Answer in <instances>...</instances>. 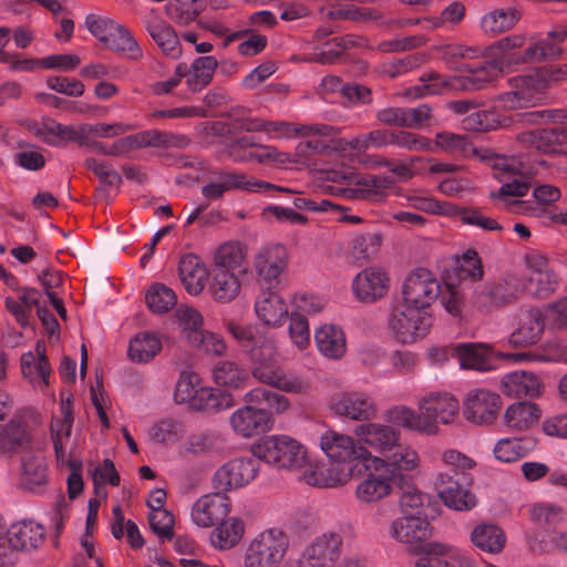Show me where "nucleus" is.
<instances>
[{"label":"nucleus","mask_w":567,"mask_h":567,"mask_svg":"<svg viewBox=\"0 0 567 567\" xmlns=\"http://www.w3.org/2000/svg\"><path fill=\"white\" fill-rule=\"evenodd\" d=\"M226 329L239 344L249 361L252 378L280 391L300 393L307 383L292 374L285 373L278 360L274 340L250 326L227 321Z\"/></svg>","instance_id":"nucleus-1"},{"label":"nucleus","mask_w":567,"mask_h":567,"mask_svg":"<svg viewBox=\"0 0 567 567\" xmlns=\"http://www.w3.org/2000/svg\"><path fill=\"white\" fill-rule=\"evenodd\" d=\"M419 464L417 453L413 450H403L394 455L393 461L379 456L368 457L363 463L369 471L365 480L357 487V497L364 503L378 502L390 495L394 487L406 483V475L402 471H412Z\"/></svg>","instance_id":"nucleus-2"},{"label":"nucleus","mask_w":567,"mask_h":567,"mask_svg":"<svg viewBox=\"0 0 567 567\" xmlns=\"http://www.w3.org/2000/svg\"><path fill=\"white\" fill-rule=\"evenodd\" d=\"M257 458L278 468H300L307 464V450L288 435L267 436L251 446Z\"/></svg>","instance_id":"nucleus-3"},{"label":"nucleus","mask_w":567,"mask_h":567,"mask_svg":"<svg viewBox=\"0 0 567 567\" xmlns=\"http://www.w3.org/2000/svg\"><path fill=\"white\" fill-rule=\"evenodd\" d=\"M433 324L432 316L416 307H395L390 313L389 329L401 343H414L427 336Z\"/></svg>","instance_id":"nucleus-4"},{"label":"nucleus","mask_w":567,"mask_h":567,"mask_svg":"<svg viewBox=\"0 0 567 567\" xmlns=\"http://www.w3.org/2000/svg\"><path fill=\"white\" fill-rule=\"evenodd\" d=\"M432 526L427 516H404L394 520L391 525L392 536L409 545V550L419 555L425 550L432 554L442 553L443 544L427 542L432 535Z\"/></svg>","instance_id":"nucleus-5"},{"label":"nucleus","mask_w":567,"mask_h":567,"mask_svg":"<svg viewBox=\"0 0 567 567\" xmlns=\"http://www.w3.org/2000/svg\"><path fill=\"white\" fill-rule=\"evenodd\" d=\"M288 537L281 532L269 530L254 539L246 553V567H277L288 549Z\"/></svg>","instance_id":"nucleus-6"},{"label":"nucleus","mask_w":567,"mask_h":567,"mask_svg":"<svg viewBox=\"0 0 567 567\" xmlns=\"http://www.w3.org/2000/svg\"><path fill=\"white\" fill-rule=\"evenodd\" d=\"M218 175V181L214 183H209L202 188V194L205 198L210 200H216L223 197L226 192L233 189H245L248 192L261 193V192H282L288 194H299L300 192L277 186L275 184L250 179L247 181L246 175L244 173L236 172H219L216 173Z\"/></svg>","instance_id":"nucleus-7"},{"label":"nucleus","mask_w":567,"mask_h":567,"mask_svg":"<svg viewBox=\"0 0 567 567\" xmlns=\"http://www.w3.org/2000/svg\"><path fill=\"white\" fill-rule=\"evenodd\" d=\"M402 293L406 305L423 310L437 299L441 285L429 269L416 268L405 279Z\"/></svg>","instance_id":"nucleus-8"},{"label":"nucleus","mask_w":567,"mask_h":567,"mask_svg":"<svg viewBox=\"0 0 567 567\" xmlns=\"http://www.w3.org/2000/svg\"><path fill=\"white\" fill-rule=\"evenodd\" d=\"M355 433L362 442L382 454L388 461H393L394 455L402 453L403 450H411L399 443L400 432L389 425L361 424L357 427Z\"/></svg>","instance_id":"nucleus-9"},{"label":"nucleus","mask_w":567,"mask_h":567,"mask_svg":"<svg viewBox=\"0 0 567 567\" xmlns=\"http://www.w3.org/2000/svg\"><path fill=\"white\" fill-rule=\"evenodd\" d=\"M502 409L501 396L485 389H475L464 400L463 413L474 424H492Z\"/></svg>","instance_id":"nucleus-10"},{"label":"nucleus","mask_w":567,"mask_h":567,"mask_svg":"<svg viewBox=\"0 0 567 567\" xmlns=\"http://www.w3.org/2000/svg\"><path fill=\"white\" fill-rule=\"evenodd\" d=\"M258 468L252 458H235L224 464L214 475L215 491L226 495L233 488L241 487L252 481Z\"/></svg>","instance_id":"nucleus-11"},{"label":"nucleus","mask_w":567,"mask_h":567,"mask_svg":"<svg viewBox=\"0 0 567 567\" xmlns=\"http://www.w3.org/2000/svg\"><path fill=\"white\" fill-rule=\"evenodd\" d=\"M342 538L331 533L318 536L303 551L301 567H334L340 556Z\"/></svg>","instance_id":"nucleus-12"},{"label":"nucleus","mask_w":567,"mask_h":567,"mask_svg":"<svg viewBox=\"0 0 567 567\" xmlns=\"http://www.w3.org/2000/svg\"><path fill=\"white\" fill-rule=\"evenodd\" d=\"M542 81L535 80L533 73L515 76L508 80L509 91L501 94L498 101L504 109L518 110L528 107L543 93Z\"/></svg>","instance_id":"nucleus-13"},{"label":"nucleus","mask_w":567,"mask_h":567,"mask_svg":"<svg viewBox=\"0 0 567 567\" xmlns=\"http://www.w3.org/2000/svg\"><path fill=\"white\" fill-rule=\"evenodd\" d=\"M229 511V498L216 491L195 502L192 508V518L197 526L208 528L224 522Z\"/></svg>","instance_id":"nucleus-14"},{"label":"nucleus","mask_w":567,"mask_h":567,"mask_svg":"<svg viewBox=\"0 0 567 567\" xmlns=\"http://www.w3.org/2000/svg\"><path fill=\"white\" fill-rule=\"evenodd\" d=\"M320 445L327 456L338 463H351L354 461L367 462L371 453L363 446H355L352 437L328 431L322 435Z\"/></svg>","instance_id":"nucleus-15"},{"label":"nucleus","mask_w":567,"mask_h":567,"mask_svg":"<svg viewBox=\"0 0 567 567\" xmlns=\"http://www.w3.org/2000/svg\"><path fill=\"white\" fill-rule=\"evenodd\" d=\"M272 412L266 408L246 405L238 409L230 417L235 432L245 437L262 434L272 426Z\"/></svg>","instance_id":"nucleus-16"},{"label":"nucleus","mask_w":567,"mask_h":567,"mask_svg":"<svg viewBox=\"0 0 567 567\" xmlns=\"http://www.w3.org/2000/svg\"><path fill=\"white\" fill-rule=\"evenodd\" d=\"M331 409L355 421H368L377 415V406L371 398L358 392L339 394L332 400Z\"/></svg>","instance_id":"nucleus-17"},{"label":"nucleus","mask_w":567,"mask_h":567,"mask_svg":"<svg viewBox=\"0 0 567 567\" xmlns=\"http://www.w3.org/2000/svg\"><path fill=\"white\" fill-rule=\"evenodd\" d=\"M389 282L384 270L369 267L357 275L353 282L354 293L363 302H374L388 293Z\"/></svg>","instance_id":"nucleus-18"},{"label":"nucleus","mask_w":567,"mask_h":567,"mask_svg":"<svg viewBox=\"0 0 567 567\" xmlns=\"http://www.w3.org/2000/svg\"><path fill=\"white\" fill-rule=\"evenodd\" d=\"M33 436L29 423L22 416L10 420L0 432V452H29L32 449Z\"/></svg>","instance_id":"nucleus-19"},{"label":"nucleus","mask_w":567,"mask_h":567,"mask_svg":"<svg viewBox=\"0 0 567 567\" xmlns=\"http://www.w3.org/2000/svg\"><path fill=\"white\" fill-rule=\"evenodd\" d=\"M420 411L424 414L425 421L437 426V421L447 424L458 413V401L449 393L431 394L423 398L419 404Z\"/></svg>","instance_id":"nucleus-20"},{"label":"nucleus","mask_w":567,"mask_h":567,"mask_svg":"<svg viewBox=\"0 0 567 567\" xmlns=\"http://www.w3.org/2000/svg\"><path fill=\"white\" fill-rule=\"evenodd\" d=\"M178 275L185 290L192 296H198L206 286L209 271L198 256L189 254L181 258Z\"/></svg>","instance_id":"nucleus-21"},{"label":"nucleus","mask_w":567,"mask_h":567,"mask_svg":"<svg viewBox=\"0 0 567 567\" xmlns=\"http://www.w3.org/2000/svg\"><path fill=\"white\" fill-rule=\"evenodd\" d=\"M7 530L13 553L16 550H34L44 542L45 537L43 526L32 519L13 523Z\"/></svg>","instance_id":"nucleus-22"},{"label":"nucleus","mask_w":567,"mask_h":567,"mask_svg":"<svg viewBox=\"0 0 567 567\" xmlns=\"http://www.w3.org/2000/svg\"><path fill=\"white\" fill-rule=\"evenodd\" d=\"M543 384L539 377L532 371H514L502 379V391L513 398H535L542 393Z\"/></svg>","instance_id":"nucleus-23"},{"label":"nucleus","mask_w":567,"mask_h":567,"mask_svg":"<svg viewBox=\"0 0 567 567\" xmlns=\"http://www.w3.org/2000/svg\"><path fill=\"white\" fill-rule=\"evenodd\" d=\"M544 316L539 309H530L519 321L518 328L509 336L513 347H529L536 344L544 331Z\"/></svg>","instance_id":"nucleus-24"},{"label":"nucleus","mask_w":567,"mask_h":567,"mask_svg":"<svg viewBox=\"0 0 567 567\" xmlns=\"http://www.w3.org/2000/svg\"><path fill=\"white\" fill-rule=\"evenodd\" d=\"M48 482V466L43 455L32 451L27 452L22 456L21 486L31 492H39Z\"/></svg>","instance_id":"nucleus-25"},{"label":"nucleus","mask_w":567,"mask_h":567,"mask_svg":"<svg viewBox=\"0 0 567 567\" xmlns=\"http://www.w3.org/2000/svg\"><path fill=\"white\" fill-rule=\"evenodd\" d=\"M288 252L281 245L264 248L255 259V267L265 280L277 279L287 266Z\"/></svg>","instance_id":"nucleus-26"},{"label":"nucleus","mask_w":567,"mask_h":567,"mask_svg":"<svg viewBox=\"0 0 567 567\" xmlns=\"http://www.w3.org/2000/svg\"><path fill=\"white\" fill-rule=\"evenodd\" d=\"M318 350L330 359H340L347 351L344 332L334 324H324L315 333Z\"/></svg>","instance_id":"nucleus-27"},{"label":"nucleus","mask_w":567,"mask_h":567,"mask_svg":"<svg viewBox=\"0 0 567 567\" xmlns=\"http://www.w3.org/2000/svg\"><path fill=\"white\" fill-rule=\"evenodd\" d=\"M386 421L417 432L434 435L439 432V426L425 421L424 414L420 411L416 414L412 409L406 406H394L386 411Z\"/></svg>","instance_id":"nucleus-28"},{"label":"nucleus","mask_w":567,"mask_h":567,"mask_svg":"<svg viewBox=\"0 0 567 567\" xmlns=\"http://www.w3.org/2000/svg\"><path fill=\"white\" fill-rule=\"evenodd\" d=\"M146 31L164 54L175 59L181 55L178 35L169 23L163 20L147 21Z\"/></svg>","instance_id":"nucleus-29"},{"label":"nucleus","mask_w":567,"mask_h":567,"mask_svg":"<svg viewBox=\"0 0 567 567\" xmlns=\"http://www.w3.org/2000/svg\"><path fill=\"white\" fill-rule=\"evenodd\" d=\"M455 353L463 369L488 370L493 348L487 343H461Z\"/></svg>","instance_id":"nucleus-30"},{"label":"nucleus","mask_w":567,"mask_h":567,"mask_svg":"<svg viewBox=\"0 0 567 567\" xmlns=\"http://www.w3.org/2000/svg\"><path fill=\"white\" fill-rule=\"evenodd\" d=\"M515 299V291L507 279L486 285L475 293V302L482 308L505 306Z\"/></svg>","instance_id":"nucleus-31"},{"label":"nucleus","mask_w":567,"mask_h":567,"mask_svg":"<svg viewBox=\"0 0 567 567\" xmlns=\"http://www.w3.org/2000/svg\"><path fill=\"white\" fill-rule=\"evenodd\" d=\"M256 313L266 323L277 326L288 316L284 299L270 290L264 291L255 305Z\"/></svg>","instance_id":"nucleus-32"},{"label":"nucleus","mask_w":567,"mask_h":567,"mask_svg":"<svg viewBox=\"0 0 567 567\" xmlns=\"http://www.w3.org/2000/svg\"><path fill=\"white\" fill-rule=\"evenodd\" d=\"M35 355L32 352L23 353L21 357V371L25 378L33 381L37 377H40L45 386L49 385V378L51 373V367L49 359L45 354V346L43 342L38 341L35 344Z\"/></svg>","instance_id":"nucleus-33"},{"label":"nucleus","mask_w":567,"mask_h":567,"mask_svg":"<svg viewBox=\"0 0 567 567\" xmlns=\"http://www.w3.org/2000/svg\"><path fill=\"white\" fill-rule=\"evenodd\" d=\"M138 134L141 148L157 147L163 150H183L186 148L192 143L190 137L182 133L148 130L140 132Z\"/></svg>","instance_id":"nucleus-34"},{"label":"nucleus","mask_w":567,"mask_h":567,"mask_svg":"<svg viewBox=\"0 0 567 567\" xmlns=\"http://www.w3.org/2000/svg\"><path fill=\"white\" fill-rule=\"evenodd\" d=\"M239 275L226 269H213L210 291L216 300L229 302L238 296L241 287Z\"/></svg>","instance_id":"nucleus-35"},{"label":"nucleus","mask_w":567,"mask_h":567,"mask_svg":"<svg viewBox=\"0 0 567 567\" xmlns=\"http://www.w3.org/2000/svg\"><path fill=\"white\" fill-rule=\"evenodd\" d=\"M217 66L218 61L215 56L207 55L195 59L187 73L188 89L192 92L202 91L212 82Z\"/></svg>","instance_id":"nucleus-36"},{"label":"nucleus","mask_w":567,"mask_h":567,"mask_svg":"<svg viewBox=\"0 0 567 567\" xmlns=\"http://www.w3.org/2000/svg\"><path fill=\"white\" fill-rule=\"evenodd\" d=\"M234 405L230 393L213 388H199L190 408L203 412H217Z\"/></svg>","instance_id":"nucleus-37"},{"label":"nucleus","mask_w":567,"mask_h":567,"mask_svg":"<svg viewBox=\"0 0 567 567\" xmlns=\"http://www.w3.org/2000/svg\"><path fill=\"white\" fill-rule=\"evenodd\" d=\"M402 491L400 496V507L404 516H424L429 496L420 492L413 484L411 476L406 475V483L398 485Z\"/></svg>","instance_id":"nucleus-38"},{"label":"nucleus","mask_w":567,"mask_h":567,"mask_svg":"<svg viewBox=\"0 0 567 567\" xmlns=\"http://www.w3.org/2000/svg\"><path fill=\"white\" fill-rule=\"evenodd\" d=\"M472 542L483 551L498 554L505 546L504 532L496 525L482 524L472 532Z\"/></svg>","instance_id":"nucleus-39"},{"label":"nucleus","mask_w":567,"mask_h":567,"mask_svg":"<svg viewBox=\"0 0 567 567\" xmlns=\"http://www.w3.org/2000/svg\"><path fill=\"white\" fill-rule=\"evenodd\" d=\"M105 45L134 61L140 60L143 55L137 41L122 24H117L114 31L110 32V38H107V43H105Z\"/></svg>","instance_id":"nucleus-40"},{"label":"nucleus","mask_w":567,"mask_h":567,"mask_svg":"<svg viewBox=\"0 0 567 567\" xmlns=\"http://www.w3.org/2000/svg\"><path fill=\"white\" fill-rule=\"evenodd\" d=\"M504 417L509 427L523 430L539 420L540 410L533 402H517L507 408Z\"/></svg>","instance_id":"nucleus-41"},{"label":"nucleus","mask_w":567,"mask_h":567,"mask_svg":"<svg viewBox=\"0 0 567 567\" xmlns=\"http://www.w3.org/2000/svg\"><path fill=\"white\" fill-rule=\"evenodd\" d=\"M382 241L381 233H365L354 237L351 247L353 261L359 266L368 264L379 252Z\"/></svg>","instance_id":"nucleus-42"},{"label":"nucleus","mask_w":567,"mask_h":567,"mask_svg":"<svg viewBox=\"0 0 567 567\" xmlns=\"http://www.w3.org/2000/svg\"><path fill=\"white\" fill-rule=\"evenodd\" d=\"M213 375L218 385L231 389H239L249 380L247 372L236 362L229 360L219 361L213 370Z\"/></svg>","instance_id":"nucleus-43"},{"label":"nucleus","mask_w":567,"mask_h":567,"mask_svg":"<svg viewBox=\"0 0 567 567\" xmlns=\"http://www.w3.org/2000/svg\"><path fill=\"white\" fill-rule=\"evenodd\" d=\"M162 349L161 340L151 333L136 336L128 347V358L135 362H148Z\"/></svg>","instance_id":"nucleus-44"},{"label":"nucleus","mask_w":567,"mask_h":567,"mask_svg":"<svg viewBox=\"0 0 567 567\" xmlns=\"http://www.w3.org/2000/svg\"><path fill=\"white\" fill-rule=\"evenodd\" d=\"M205 9V0H172L166 11L178 24L186 25L194 21Z\"/></svg>","instance_id":"nucleus-45"},{"label":"nucleus","mask_w":567,"mask_h":567,"mask_svg":"<svg viewBox=\"0 0 567 567\" xmlns=\"http://www.w3.org/2000/svg\"><path fill=\"white\" fill-rule=\"evenodd\" d=\"M518 142L535 148L542 153L556 154V135L555 127L551 128H536L532 131L522 132L517 136Z\"/></svg>","instance_id":"nucleus-46"},{"label":"nucleus","mask_w":567,"mask_h":567,"mask_svg":"<svg viewBox=\"0 0 567 567\" xmlns=\"http://www.w3.org/2000/svg\"><path fill=\"white\" fill-rule=\"evenodd\" d=\"M244 259L245 256L239 247L230 244L221 245L214 257V269L246 274Z\"/></svg>","instance_id":"nucleus-47"},{"label":"nucleus","mask_w":567,"mask_h":567,"mask_svg":"<svg viewBox=\"0 0 567 567\" xmlns=\"http://www.w3.org/2000/svg\"><path fill=\"white\" fill-rule=\"evenodd\" d=\"M247 403L262 405L267 411L282 413L289 408L288 399L279 393L264 388H256L245 395Z\"/></svg>","instance_id":"nucleus-48"},{"label":"nucleus","mask_w":567,"mask_h":567,"mask_svg":"<svg viewBox=\"0 0 567 567\" xmlns=\"http://www.w3.org/2000/svg\"><path fill=\"white\" fill-rule=\"evenodd\" d=\"M148 308L155 313H165L176 306L177 297L164 284H153L145 296Z\"/></svg>","instance_id":"nucleus-49"},{"label":"nucleus","mask_w":567,"mask_h":567,"mask_svg":"<svg viewBox=\"0 0 567 567\" xmlns=\"http://www.w3.org/2000/svg\"><path fill=\"white\" fill-rule=\"evenodd\" d=\"M460 71L468 72L471 75V80L476 82L474 83L476 90H482L488 83H491L495 78L503 73V66L498 63L497 60L486 61L480 63L477 65L462 64L458 66Z\"/></svg>","instance_id":"nucleus-50"},{"label":"nucleus","mask_w":567,"mask_h":567,"mask_svg":"<svg viewBox=\"0 0 567 567\" xmlns=\"http://www.w3.org/2000/svg\"><path fill=\"white\" fill-rule=\"evenodd\" d=\"M520 19L516 9H497L483 18V25L486 31L498 34L512 29Z\"/></svg>","instance_id":"nucleus-51"},{"label":"nucleus","mask_w":567,"mask_h":567,"mask_svg":"<svg viewBox=\"0 0 567 567\" xmlns=\"http://www.w3.org/2000/svg\"><path fill=\"white\" fill-rule=\"evenodd\" d=\"M442 461L444 464L441 473H451L458 471L461 477L472 478L470 471L476 466V462L468 455L455 449H449L443 452Z\"/></svg>","instance_id":"nucleus-52"},{"label":"nucleus","mask_w":567,"mask_h":567,"mask_svg":"<svg viewBox=\"0 0 567 567\" xmlns=\"http://www.w3.org/2000/svg\"><path fill=\"white\" fill-rule=\"evenodd\" d=\"M245 532L244 522L239 518H233L230 524L221 522L214 532L217 537L215 545L220 549L231 548L239 543Z\"/></svg>","instance_id":"nucleus-53"},{"label":"nucleus","mask_w":567,"mask_h":567,"mask_svg":"<svg viewBox=\"0 0 567 567\" xmlns=\"http://www.w3.org/2000/svg\"><path fill=\"white\" fill-rule=\"evenodd\" d=\"M186 339L192 347L205 353L221 355L226 351L225 341L212 332L194 331Z\"/></svg>","instance_id":"nucleus-54"},{"label":"nucleus","mask_w":567,"mask_h":567,"mask_svg":"<svg viewBox=\"0 0 567 567\" xmlns=\"http://www.w3.org/2000/svg\"><path fill=\"white\" fill-rule=\"evenodd\" d=\"M199 378L194 372H183L176 383L174 400L178 404H193L194 398L197 395Z\"/></svg>","instance_id":"nucleus-55"},{"label":"nucleus","mask_w":567,"mask_h":567,"mask_svg":"<svg viewBox=\"0 0 567 567\" xmlns=\"http://www.w3.org/2000/svg\"><path fill=\"white\" fill-rule=\"evenodd\" d=\"M455 215L463 224L478 226L485 230L501 231L502 225L496 219L483 215L478 209L472 207H457Z\"/></svg>","instance_id":"nucleus-56"},{"label":"nucleus","mask_w":567,"mask_h":567,"mask_svg":"<svg viewBox=\"0 0 567 567\" xmlns=\"http://www.w3.org/2000/svg\"><path fill=\"white\" fill-rule=\"evenodd\" d=\"M148 523L153 533L161 538L172 539L174 537L175 519L169 511L164 508L151 512Z\"/></svg>","instance_id":"nucleus-57"},{"label":"nucleus","mask_w":567,"mask_h":567,"mask_svg":"<svg viewBox=\"0 0 567 567\" xmlns=\"http://www.w3.org/2000/svg\"><path fill=\"white\" fill-rule=\"evenodd\" d=\"M472 483V478L454 477L451 473H439L435 481V488L441 501H447L452 504L453 489H467L466 487Z\"/></svg>","instance_id":"nucleus-58"},{"label":"nucleus","mask_w":567,"mask_h":567,"mask_svg":"<svg viewBox=\"0 0 567 567\" xmlns=\"http://www.w3.org/2000/svg\"><path fill=\"white\" fill-rule=\"evenodd\" d=\"M435 145L450 153L467 155L472 148V143L466 135H457L447 132H441L435 135Z\"/></svg>","instance_id":"nucleus-59"},{"label":"nucleus","mask_w":567,"mask_h":567,"mask_svg":"<svg viewBox=\"0 0 567 567\" xmlns=\"http://www.w3.org/2000/svg\"><path fill=\"white\" fill-rule=\"evenodd\" d=\"M392 145H398L409 151L432 150V143L427 137L408 131H393Z\"/></svg>","instance_id":"nucleus-60"},{"label":"nucleus","mask_w":567,"mask_h":567,"mask_svg":"<svg viewBox=\"0 0 567 567\" xmlns=\"http://www.w3.org/2000/svg\"><path fill=\"white\" fill-rule=\"evenodd\" d=\"M456 270H458L457 275L461 279L470 278L474 281L481 280L484 275V270L482 259L477 251L471 249L467 250L463 255L462 262L456 267Z\"/></svg>","instance_id":"nucleus-61"},{"label":"nucleus","mask_w":567,"mask_h":567,"mask_svg":"<svg viewBox=\"0 0 567 567\" xmlns=\"http://www.w3.org/2000/svg\"><path fill=\"white\" fill-rule=\"evenodd\" d=\"M262 126V121L256 118H236L229 123L216 122L214 130L220 134H238L241 132H260Z\"/></svg>","instance_id":"nucleus-62"},{"label":"nucleus","mask_w":567,"mask_h":567,"mask_svg":"<svg viewBox=\"0 0 567 567\" xmlns=\"http://www.w3.org/2000/svg\"><path fill=\"white\" fill-rule=\"evenodd\" d=\"M289 333L299 348H305L309 344L310 332L308 320L300 312H292L290 315Z\"/></svg>","instance_id":"nucleus-63"},{"label":"nucleus","mask_w":567,"mask_h":567,"mask_svg":"<svg viewBox=\"0 0 567 567\" xmlns=\"http://www.w3.org/2000/svg\"><path fill=\"white\" fill-rule=\"evenodd\" d=\"M95 493L99 492L100 485L107 482L112 486H118L121 483L120 474L115 464L110 458H104L102 466L94 470L92 474Z\"/></svg>","instance_id":"nucleus-64"}]
</instances>
